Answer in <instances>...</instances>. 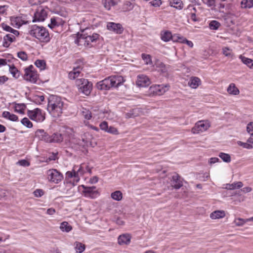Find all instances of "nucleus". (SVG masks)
<instances>
[{
	"mask_svg": "<svg viewBox=\"0 0 253 253\" xmlns=\"http://www.w3.org/2000/svg\"><path fill=\"white\" fill-rule=\"evenodd\" d=\"M1 27L3 28V29L7 32H9L10 33V32L12 31V29L11 27H10L9 26L7 25L6 24L4 23H2L1 24Z\"/></svg>",
	"mask_w": 253,
	"mask_h": 253,
	"instance_id": "obj_58",
	"label": "nucleus"
},
{
	"mask_svg": "<svg viewBox=\"0 0 253 253\" xmlns=\"http://www.w3.org/2000/svg\"><path fill=\"white\" fill-rule=\"evenodd\" d=\"M74 246L77 252L79 253H83L85 250V245L82 243L76 242L74 243Z\"/></svg>",
	"mask_w": 253,
	"mask_h": 253,
	"instance_id": "obj_33",
	"label": "nucleus"
},
{
	"mask_svg": "<svg viewBox=\"0 0 253 253\" xmlns=\"http://www.w3.org/2000/svg\"><path fill=\"white\" fill-rule=\"evenodd\" d=\"M238 144L240 146H242L243 147L248 149H251L253 148V146L251 144H249L248 142H243L241 141H238Z\"/></svg>",
	"mask_w": 253,
	"mask_h": 253,
	"instance_id": "obj_47",
	"label": "nucleus"
},
{
	"mask_svg": "<svg viewBox=\"0 0 253 253\" xmlns=\"http://www.w3.org/2000/svg\"><path fill=\"white\" fill-rule=\"evenodd\" d=\"M161 39L165 42L169 41L170 40L172 41L173 36L169 31H165L163 33H161Z\"/></svg>",
	"mask_w": 253,
	"mask_h": 253,
	"instance_id": "obj_28",
	"label": "nucleus"
},
{
	"mask_svg": "<svg viewBox=\"0 0 253 253\" xmlns=\"http://www.w3.org/2000/svg\"><path fill=\"white\" fill-rule=\"evenodd\" d=\"M171 185L175 189H178L182 186V181L178 174L175 173L172 176Z\"/></svg>",
	"mask_w": 253,
	"mask_h": 253,
	"instance_id": "obj_17",
	"label": "nucleus"
},
{
	"mask_svg": "<svg viewBox=\"0 0 253 253\" xmlns=\"http://www.w3.org/2000/svg\"><path fill=\"white\" fill-rule=\"evenodd\" d=\"M7 193L6 191L0 188V199L5 198L7 196Z\"/></svg>",
	"mask_w": 253,
	"mask_h": 253,
	"instance_id": "obj_59",
	"label": "nucleus"
},
{
	"mask_svg": "<svg viewBox=\"0 0 253 253\" xmlns=\"http://www.w3.org/2000/svg\"><path fill=\"white\" fill-rule=\"evenodd\" d=\"M15 41V37L14 35L12 34H7L3 37V42L2 45L5 47H8L10 44Z\"/></svg>",
	"mask_w": 253,
	"mask_h": 253,
	"instance_id": "obj_20",
	"label": "nucleus"
},
{
	"mask_svg": "<svg viewBox=\"0 0 253 253\" xmlns=\"http://www.w3.org/2000/svg\"><path fill=\"white\" fill-rule=\"evenodd\" d=\"M98 178L96 176H94L93 177L91 178L89 180V182L91 184H94L98 182Z\"/></svg>",
	"mask_w": 253,
	"mask_h": 253,
	"instance_id": "obj_63",
	"label": "nucleus"
},
{
	"mask_svg": "<svg viewBox=\"0 0 253 253\" xmlns=\"http://www.w3.org/2000/svg\"><path fill=\"white\" fill-rule=\"evenodd\" d=\"M17 56L23 61H26L28 59V55L25 51L18 52Z\"/></svg>",
	"mask_w": 253,
	"mask_h": 253,
	"instance_id": "obj_45",
	"label": "nucleus"
},
{
	"mask_svg": "<svg viewBox=\"0 0 253 253\" xmlns=\"http://www.w3.org/2000/svg\"><path fill=\"white\" fill-rule=\"evenodd\" d=\"M27 114L31 120L37 122H42L45 119L44 115L39 108H36L34 110H28Z\"/></svg>",
	"mask_w": 253,
	"mask_h": 253,
	"instance_id": "obj_7",
	"label": "nucleus"
},
{
	"mask_svg": "<svg viewBox=\"0 0 253 253\" xmlns=\"http://www.w3.org/2000/svg\"><path fill=\"white\" fill-rule=\"evenodd\" d=\"M99 35L97 34L94 33L92 36L87 35L86 33H83L81 34H78V38L75 41L76 43L78 45L81 44L80 42H84V44L85 42H87V44H89V42H95L97 39H98Z\"/></svg>",
	"mask_w": 253,
	"mask_h": 253,
	"instance_id": "obj_5",
	"label": "nucleus"
},
{
	"mask_svg": "<svg viewBox=\"0 0 253 253\" xmlns=\"http://www.w3.org/2000/svg\"><path fill=\"white\" fill-rule=\"evenodd\" d=\"M55 212V210L53 208H49L46 211L47 214L49 215H53Z\"/></svg>",
	"mask_w": 253,
	"mask_h": 253,
	"instance_id": "obj_64",
	"label": "nucleus"
},
{
	"mask_svg": "<svg viewBox=\"0 0 253 253\" xmlns=\"http://www.w3.org/2000/svg\"><path fill=\"white\" fill-rule=\"evenodd\" d=\"M59 24H58V22L57 21V19L53 18L51 19V23L50 24H48V27L50 28L51 29L53 28L56 26H58Z\"/></svg>",
	"mask_w": 253,
	"mask_h": 253,
	"instance_id": "obj_51",
	"label": "nucleus"
},
{
	"mask_svg": "<svg viewBox=\"0 0 253 253\" xmlns=\"http://www.w3.org/2000/svg\"><path fill=\"white\" fill-rule=\"evenodd\" d=\"M243 186V184L241 181H237L233 182L231 184L228 183L226 184V186L225 187V189L227 190H235L237 189H240Z\"/></svg>",
	"mask_w": 253,
	"mask_h": 253,
	"instance_id": "obj_21",
	"label": "nucleus"
},
{
	"mask_svg": "<svg viewBox=\"0 0 253 253\" xmlns=\"http://www.w3.org/2000/svg\"><path fill=\"white\" fill-rule=\"evenodd\" d=\"M102 2L107 10H110L111 6L116 5L117 3L115 0H102Z\"/></svg>",
	"mask_w": 253,
	"mask_h": 253,
	"instance_id": "obj_29",
	"label": "nucleus"
},
{
	"mask_svg": "<svg viewBox=\"0 0 253 253\" xmlns=\"http://www.w3.org/2000/svg\"><path fill=\"white\" fill-rule=\"evenodd\" d=\"M50 139L51 141H49V143H60L63 141V136L60 133H55L52 135H50Z\"/></svg>",
	"mask_w": 253,
	"mask_h": 253,
	"instance_id": "obj_23",
	"label": "nucleus"
},
{
	"mask_svg": "<svg viewBox=\"0 0 253 253\" xmlns=\"http://www.w3.org/2000/svg\"><path fill=\"white\" fill-rule=\"evenodd\" d=\"M131 236L128 234L121 235L118 238V244L120 245H128L130 243Z\"/></svg>",
	"mask_w": 253,
	"mask_h": 253,
	"instance_id": "obj_19",
	"label": "nucleus"
},
{
	"mask_svg": "<svg viewBox=\"0 0 253 253\" xmlns=\"http://www.w3.org/2000/svg\"><path fill=\"white\" fill-rule=\"evenodd\" d=\"M35 65L41 70L45 68L46 63L44 60L38 59L35 62Z\"/></svg>",
	"mask_w": 253,
	"mask_h": 253,
	"instance_id": "obj_36",
	"label": "nucleus"
},
{
	"mask_svg": "<svg viewBox=\"0 0 253 253\" xmlns=\"http://www.w3.org/2000/svg\"><path fill=\"white\" fill-rule=\"evenodd\" d=\"M136 110L135 109H132L126 114V118H134L137 116V113H136Z\"/></svg>",
	"mask_w": 253,
	"mask_h": 253,
	"instance_id": "obj_46",
	"label": "nucleus"
},
{
	"mask_svg": "<svg viewBox=\"0 0 253 253\" xmlns=\"http://www.w3.org/2000/svg\"><path fill=\"white\" fill-rule=\"evenodd\" d=\"M76 64L78 65L74 67L73 70L71 71L68 74L69 78L71 80H74L76 77H78L81 70L83 68V62L82 60H78L77 61Z\"/></svg>",
	"mask_w": 253,
	"mask_h": 253,
	"instance_id": "obj_12",
	"label": "nucleus"
},
{
	"mask_svg": "<svg viewBox=\"0 0 253 253\" xmlns=\"http://www.w3.org/2000/svg\"><path fill=\"white\" fill-rule=\"evenodd\" d=\"M76 84L78 87L80 92L85 95H88L92 88V84L85 79H77L76 81Z\"/></svg>",
	"mask_w": 253,
	"mask_h": 253,
	"instance_id": "obj_4",
	"label": "nucleus"
},
{
	"mask_svg": "<svg viewBox=\"0 0 253 253\" xmlns=\"http://www.w3.org/2000/svg\"><path fill=\"white\" fill-rule=\"evenodd\" d=\"M239 191H241V192L246 193L251 192L252 191V188L250 187H245L241 189Z\"/></svg>",
	"mask_w": 253,
	"mask_h": 253,
	"instance_id": "obj_60",
	"label": "nucleus"
},
{
	"mask_svg": "<svg viewBox=\"0 0 253 253\" xmlns=\"http://www.w3.org/2000/svg\"><path fill=\"white\" fill-rule=\"evenodd\" d=\"M136 84L139 87H146L150 84V81L145 75H138L137 76Z\"/></svg>",
	"mask_w": 253,
	"mask_h": 253,
	"instance_id": "obj_16",
	"label": "nucleus"
},
{
	"mask_svg": "<svg viewBox=\"0 0 253 253\" xmlns=\"http://www.w3.org/2000/svg\"><path fill=\"white\" fill-rule=\"evenodd\" d=\"M34 69L33 65H30L29 67L25 68L24 78L27 81L36 83L38 79V75Z\"/></svg>",
	"mask_w": 253,
	"mask_h": 253,
	"instance_id": "obj_6",
	"label": "nucleus"
},
{
	"mask_svg": "<svg viewBox=\"0 0 253 253\" xmlns=\"http://www.w3.org/2000/svg\"><path fill=\"white\" fill-rule=\"evenodd\" d=\"M83 115L84 118L87 120H90L91 117V113L89 110H85L83 111Z\"/></svg>",
	"mask_w": 253,
	"mask_h": 253,
	"instance_id": "obj_50",
	"label": "nucleus"
},
{
	"mask_svg": "<svg viewBox=\"0 0 253 253\" xmlns=\"http://www.w3.org/2000/svg\"><path fill=\"white\" fill-rule=\"evenodd\" d=\"M172 4L176 5H171V6L177 9H181L183 8V3L181 0H173Z\"/></svg>",
	"mask_w": 253,
	"mask_h": 253,
	"instance_id": "obj_41",
	"label": "nucleus"
},
{
	"mask_svg": "<svg viewBox=\"0 0 253 253\" xmlns=\"http://www.w3.org/2000/svg\"><path fill=\"white\" fill-rule=\"evenodd\" d=\"M2 117L8 119L11 121L15 122L18 119V117L13 114H11L9 112L4 111L2 114Z\"/></svg>",
	"mask_w": 253,
	"mask_h": 253,
	"instance_id": "obj_26",
	"label": "nucleus"
},
{
	"mask_svg": "<svg viewBox=\"0 0 253 253\" xmlns=\"http://www.w3.org/2000/svg\"><path fill=\"white\" fill-rule=\"evenodd\" d=\"M241 5L242 8H251L253 6V0H243Z\"/></svg>",
	"mask_w": 253,
	"mask_h": 253,
	"instance_id": "obj_31",
	"label": "nucleus"
},
{
	"mask_svg": "<svg viewBox=\"0 0 253 253\" xmlns=\"http://www.w3.org/2000/svg\"><path fill=\"white\" fill-rule=\"evenodd\" d=\"M60 229L63 232H69L72 229V227L67 222L63 221L60 224Z\"/></svg>",
	"mask_w": 253,
	"mask_h": 253,
	"instance_id": "obj_30",
	"label": "nucleus"
},
{
	"mask_svg": "<svg viewBox=\"0 0 253 253\" xmlns=\"http://www.w3.org/2000/svg\"><path fill=\"white\" fill-rule=\"evenodd\" d=\"M141 57L142 59L144 60L145 64L149 65L152 64V62L151 59V56L150 55L142 53L141 54Z\"/></svg>",
	"mask_w": 253,
	"mask_h": 253,
	"instance_id": "obj_38",
	"label": "nucleus"
},
{
	"mask_svg": "<svg viewBox=\"0 0 253 253\" xmlns=\"http://www.w3.org/2000/svg\"><path fill=\"white\" fill-rule=\"evenodd\" d=\"M227 92L232 95H238L239 94V90L236 87L234 84H231L227 88Z\"/></svg>",
	"mask_w": 253,
	"mask_h": 253,
	"instance_id": "obj_27",
	"label": "nucleus"
},
{
	"mask_svg": "<svg viewBox=\"0 0 253 253\" xmlns=\"http://www.w3.org/2000/svg\"><path fill=\"white\" fill-rule=\"evenodd\" d=\"M26 107V106L24 103H16L15 104V111L19 112L20 114H24V110L25 109Z\"/></svg>",
	"mask_w": 253,
	"mask_h": 253,
	"instance_id": "obj_35",
	"label": "nucleus"
},
{
	"mask_svg": "<svg viewBox=\"0 0 253 253\" xmlns=\"http://www.w3.org/2000/svg\"><path fill=\"white\" fill-rule=\"evenodd\" d=\"M99 126L101 129L104 130L106 132L107 131L108 128V123L105 121H104L100 123Z\"/></svg>",
	"mask_w": 253,
	"mask_h": 253,
	"instance_id": "obj_54",
	"label": "nucleus"
},
{
	"mask_svg": "<svg viewBox=\"0 0 253 253\" xmlns=\"http://www.w3.org/2000/svg\"><path fill=\"white\" fill-rule=\"evenodd\" d=\"M84 173V171L83 169V168L82 166L80 167V168L78 169L77 171H76L75 170H74V176L75 178H77V182H78L79 180V175H83Z\"/></svg>",
	"mask_w": 253,
	"mask_h": 253,
	"instance_id": "obj_43",
	"label": "nucleus"
},
{
	"mask_svg": "<svg viewBox=\"0 0 253 253\" xmlns=\"http://www.w3.org/2000/svg\"><path fill=\"white\" fill-rule=\"evenodd\" d=\"M18 163L22 166H29L30 165V163L25 160H20L18 162Z\"/></svg>",
	"mask_w": 253,
	"mask_h": 253,
	"instance_id": "obj_61",
	"label": "nucleus"
},
{
	"mask_svg": "<svg viewBox=\"0 0 253 253\" xmlns=\"http://www.w3.org/2000/svg\"><path fill=\"white\" fill-rule=\"evenodd\" d=\"M107 29L117 34H121L124 31V28L120 23L109 22L107 25Z\"/></svg>",
	"mask_w": 253,
	"mask_h": 253,
	"instance_id": "obj_15",
	"label": "nucleus"
},
{
	"mask_svg": "<svg viewBox=\"0 0 253 253\" xmlns=\"http://www.w3.org/2000/svg\"><path fill=\"white\" fill-rule=\"evenodd\" d=\"M210 127V124L208 121H200L195 124L191 131L194 134L199 133L207 130Z\"/></svg>",
	"mask_w": 253,
	"mask_h": 253,
	"instance_id": "obj_9",
	"label": "nucleus"
},
{
	"mask_svg": "<svg viewBox=\"0 0 253 253\" xmlns=\"http://www.w3.org/2000/svg\"><path fill=\"white\" fill-rule=\"evenodd\" d=\"M220 26V24L217 21L212 20L209 24V27L211 30H216Z\"/></svg>",
	"mask_w": 253,
	"mask_h": 253,
	"instance_id": "obj_39",
	"label": "nucleus"
},
{
	"mask_svg": "<svg viewBox=\"0 0 253 253\" xmlns=\"http://www.w3.org/2000/svg\"><path fill=\"white\" fill-rule=\"evenodd\" d=\"M247 130L250 135L253 134V122H251L247 125Z\"/></svg>",
	"mask_w": 253,
	"mask_h": 253,
	"instance_id": "obj_52",
	"label": "nucleus"
},
{
	"mask_svg": "<svg viewBox=\"0 0 253 253\" xmlns=\"http://www.w3.org/2000/svg\"><path fill=\"white\" fill-rule=\"evenodd\" d=\"M46 11L42 8H38L34 14L33 22L43 21L47 17Z\"/></svg>",
	"mask_w": 253,
	"mask_h": 253,
	"instance_id": "obj_14",
	"label": "nucleus"
},
{
	"mask_svg": "<svg viewBox=\"0 0 253 253\" xmlns=\"http://www.w3.org/2000/svg\"><path fill=\"white\" fill-rule=\"evenodd\" d=\"M202 1L209 6H213L215 4L214 0H202Z\"/></svg>",
	"mask_w": 253,
	"mask_h": 253,
	"instance_id": "obj_56",
	"label": "nucleus"
},
{
	"mask_svg": "<svg viewBox=\"0 0 253 253\" xmlns=\"http://www.w3.org/2000/svg\"><path fill=\"white\" fill-rule=\"evenodd\" d=\"M82 187L84 188L83 193L85 197L94 199L98 195V192L95 190V186L87 187L82 185Z\"/></svg>",
	"mask_w": 253,
	"mask_h": 253,
	"instance_id": "obj_11",
	"label": "nucleus"
},
{
	"mask_svg": "<svg viewBox=\"0 0 253 253\" xmlns=\"http://www.w3.org/2000/svg\"><path fill=\"white\" fill-rule=\"evenodd\" d=\"M219 157L226 163H230L231 161V157L228 154L221 152L219 154Z\"/></svg>",
	"mask_w": 253,
	"mask_h": 253,
	"instance_id": "obj_37",
	"label": "nucleus"
},
{
	"mask_svg": "<svg viewBox=\"0 0 253 253\" xmlns=\"http://www.w3.org/2000/svg\"><path fill=\"white\" fill-rule=\"evenodd\" d=\"M169 87V84H155L150 86L149 92L153 95H161L168 90Z\"/></svg>",
	"mask_w": 253,
	"mask_h": 253,
	"instance_id": "obj_8",
	"label": "nucleus"
},
{
	"mask_svg": "<svg viewBox=\"0 0 253 253\" xmlns=\"http://www.w3.org/2000/svg\"><path fill=\"white\" fill-rule=\"evenodd\" d=\"M185 39H186L185 38H183V37H181L178 34H175V35H173L172 41L173 42H177L184 43V40Z\"/></svg>",
	"mask_w": 253,
	"mask_h": 253,
	"instance_id": "obj_42",
	"label": "nucleus"
},
{
	"mask_svg": "<svg viewBox=\"0 0 253 253\" xmlns=\"http://www.w3.org/2000/svg\"><path fill=\"white\" fill-rule=\"evenodd\" d=\"M225 213L224 211H215L211 212L210 217L213 219L222 218L225 217Z\"/></svg>",
	"mask_w": 253,
	"mask_h": 253,
	"instance_id": "obj_24",
	"label": "nucleus"
},
{
	"mask_svg": "<svg viewBox=\"0 0 253 253\" xmlns=\"http://www.w3.org/2000/svg\"><path fill=\"white\" fill-rule=\"evenodd\" d=\"M74 169H73V171H67L66 173V178H72V177H74Z\"/></svg>",
	"mask_w": 253,
	"mask_h": 253,
	"instance_id": "obj_62",
	"label": "nucleus"
},
{
	"mask_svg": "<svg viewBox=\"0 0 253 253\" xmlns=\"http://www.w3.org/2000/svg\"><path fill=\"white\" fill-rule=\"evenodd\" d=\"M64 103L60 97L51 95L48 98L47 110L54 117H59L63 113Z\"/></svg>",
	"mask_w": 253,
	"mask_h": 253,
	"instance_id": "obj_1",
	"label": "nucleus"
},
{
	"mask_svg": "<svg viewBox=\"0 0 253 253\" xmlns=\"http://www.w3.org/2000/svg\"><path fill=\"white\" fill-rule=\"evenodd\" d=\"M47 174L49 180L55 183H58L63 178V175L55 169L48 170Z\"/></svg>",
	"mask_w": 253,
	"mask_h": 253,
	"instance_id": "obj_10",
	"label": "nucleus"
},
{
	"mask_svg": "<svg viewBox=\"0 0 253 253\" xmlns=\"http://www.w3.org/2000/svg\"><path fill=\"white\" fill-rule=\"evenodd\" d=\"M36 136L38 137L40 140H43L46 142L51 141L50 139V135L45 132L43 129H38L35 132Z\"/></svg>",
	"mask_w": 253,
	"mask_h": 253,
	"instance_id": "obj_18",
	"label": "nucleus"
},
{
	"mask_svg": "<svg viewBox=\"0 0 253 253\" xmlns=\"http://www.w3.org/2000/svg\"><path fill=\"white\" fill-rule=\"evenodd\" d=\"M201 84L200 79L196 77H192L190 78L188 85L193 88H197Z\"/></svg>",
	"mask_w": 253,
	"mask_h": 253,
	"instance_id": "obj_22",
	"label": "nucleus"
},
{
	"mask_svg": "<svg viewBox=\"0 0 253 253\" xmlns=\"http://www.w3.org/2000/svg\"><path fill=\"white\" fill-rule=\"evenodd\" d=\"M240 58L242 60V61L250 68H252L253 66V60L251 59L247 58L242 55L240 56Z\"/></svg>",
	"mask_w": 253,
	"mask_h": 253,
	"instance_id": "obj_34",
	"label": "nucleus"
},
{
	"mask_svg": "<svg viewBox=\"0 0 253 253\" xmlns=\"http://www.w3.org/2000/svg\"><path fill=\"white\" fill-rule=\"evenodd\" d=\"M10 22L12 26L16 27H20L22 25V20L20 17H11Z\"/></svg>",
	"mask_w": 253,
	"mask_h": 253,
	"instance_id": "obj_25",
	"label": "nucleus"
},
{
	"mask_svg": "<svg viewBox=\"0 0 253 253\" xmlns=\"http://www.w3.org/2000/svg\"><path fill=\"white\" fill-rule=\"evenodd\" d=\"M34 194L35 197H41L44 194V192L42 189H36L34 192Z\"/></svg>",
	"mask_w": 253,
	"mask_h": 253,
	"instance_id": "obj_53",
	"label": "nucleus"
},
{
	"mask_svg": "<svg viewBox=\"0 0 253 253\" xmlns=\"http://www.w3.org/2000/svg\"><path fill=\"white\" fill-rule=\"evenodd\" d=\"M222 52L226 56H230L231 55L230 49L228 47L223 48Z\"/></svg>",
	"mask_w": 253,
	"mask_h": 253,
	"instance_id": "obj_57",
	"label": "nucleus"
},
{
	"mask_svg": "<svg viewBox=\"0 0 253 253\" xmlns=\"http://www.w3.org/2000/svg\"><path fill=\"white\" fill-rule=\"evenodd\" d=\"M246 222V220L241 218L235 219V220H234V223L235 225L237 226H243Z\"/></svg>",
	"mask_w": 253,
	"mask_h": 253,
	"instance_id": "obj_48",
	"label": "nucleus"
},
{
	"mask_svg": "<svg viewBox=\"0 0 253 253\" xmlns=\"http://www.w3.org/2000/svg\"><path fill=\"white\" fill-rule=\"evenodd\" d=\"M21 122L22 125L28 128H31L33 126L32 122L27 118H24L22 119Z\"/></svg>",
	"mask_w": 253,
	"mask_h": 253,
	"instance_id": "obj_44",
	"label": "nucleus"
},
{
	"mask_svg": "<svg viewBox=\"0 0 253 253\" xmlns=\"http://www.w3.org/2000/svg\"><path fill=\"white\" fill-rule=\"evenodd\" d=\"M232 198L231 199L235 205H237L241 202H243L246 200V196L243 194L241 191L237 190L231 194Z\"/></svg>",
	"mask_w": 253,
	"mask_h": 253,
	"instance_id": "obj_13",
	"label": "nucleus"
},
{
	"mask_svg": "<svg viewBox=\"0 0 253 253\" xmlns=\"http://www.w3.org/2000/svg\"><path fill=\"white\" fill-rule=\"evenodd\" d=\"M111 197L113 199L119 201L122 199L123 194L120 191H116L112 193Z\"/></svg>",
	"mask_w": 253,
	"mask_h": 253,
	"instance_id": "obj_32",
	"label": "nucleus"
},
{
	"mask_svg": "<svg viewBox=\"0 0 253 253\" xmlns=\"http://www.w3.org/2000/svg\"><path fill=\"white\" fill-rule=\"evenodd\" d=\"M124 82L121 76H110L98 82L96 87L100 90H109L112 87H117Z\"/></svg>",
	"mask_w": 253,
	"mask_h": 253,
	"instance_id": "obj_2",
	"label": "nucleus"
},
{
	"mask_svg": "<svg viewBox=\"0 0 253 253\" xmlns=\"http://www.w3.org/2000/svg\"><path fill=\"white\" fill-rule=\"evenodd\" d=\"M150 3L151 5L155 6V7H158L160 6V5L162 4V0H153L152 1L150 2Z\"/></svg>",
	"mask_w": 253,
	"mask_h": 253,
	"instance_id": "obj_55",
	"label": "nucleus"
},
{
	"mask_svg": "<svg viewBox=\"0 0 253 253\" xmlns=\"http://www.w3.org/2000/svg\"><path fill=\"white\" fill-rule=\"evenodd\" d=\"M9 71L13 77L15 78H18L19 77V71L14 66L9 67Z\"/></svg>",
	"mask_w": 253,
	"mask_h": 253,
	"instance_id": "obj_40",
	"label": "nucleus"
},
{
	"mask_svg": "<svg viewBox=\"0 0 253 253\" xmlns=\"http://www.w3.org/2000/svg\"><path fill=\"white\" fill-rule=\"evenodd\" d=\"M29 34L31 36L38 39L41 42H47L50 41L48 32L43 27H40L34 25L31 27Z\"/></svg>",
	"mask_w": 253,
	"mask_h": 253,
	"instance_id": "obj_3",
	"label": "nucleus"
},
{
	"mask_svg": "<svg viewBox=\"0 0 253 253\" xmlns=\"http://www.w3.org/2000/svg\"><path fill=\"white\" fill-rule=\"evenodd\" d=\"M106 132L111 133V134H119L117 129L113 126H112L108 127V128Z\"/></svg>",
	"mask_w": 253,
	"mask_h": 253,
	"instance_id": "obj_49",
	"label": "nucleus"
}]
</instances>
